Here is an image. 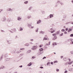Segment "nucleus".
Listing matches in <instances>:
<instances>
[{"label":"nucleus","mask_w":73,"mask_h":73,"mask_svg":"<svg viewBox=\"0 0 73 73\" xmlns=\"http://www.w3.org/2000/svg\"><path fill=\"white\" fill-rule=\"evenodd\" d=\"M49 32H50L51 33H53L55 32V30L53 29H51L49 31Z\"/></svg>","instance_id":"f257e3e1"},{"label":"nucleus","mask_w":73,"mask_h":73,"mask_svg":"<svg viewBox=\"0 0 73 73\" xmlns=\"http://www.w3.org/2000/svg\"><path fill=\"white\" fill-rule=\"evenodd\" d=\"M32 24L31 23H30V24H28V26L30 28L31 27V28H33L34 27H32Z\"/></svg>","instance_id":"f03ea898"},{"label":"nucleus","mask_w":73,"mask_h":73,"mask_svg":"<svg viewBox=\"0 0 73 73\" xmlns=\"http://www.w3.org/2000/svg\"><path fill=\"white\" fill-rule=\"evenodd\" d=\"M37 49V46H34L32 48V50H36Z\"/></svg>","instance_id":"7ed1b4c3"},{"label":"nucleus","mask_w":73,"mask_h":73,"mask_svg":"<svg viewBox=\"0 0 73 73\" xmlns=\"http://www.w3.org/2000/svg\"><path fill=\"white\" fill-rule=\"evenodd\" d=\"M73 61H71L69 63H68V64L69 65H70L71 64H72L73 63Z\"/></svg>","instance_id":"20e7f679"},{"label":"nucleus","mask_w":73,"mask_h":73,"mask_svg":"<svg viewBox=\"0 0 73 73\" xmlns=\"http://www.w3.org/2000/svg\"><path fill=\"white\" fill-rule=\"evenodd\" d=\"M18 20H21V18H20V17H18V19H17Z\"/></svg>","instance_id":"39448f33"},{"label":"nucleus","mask_w":73,"mask_h":73,"mask_svg":"<svg viewBox=\"0 0 73 73\" xmlns=\"http://www.w3.org/2000/svg\"><path fill=\"white\" fill-rule=\"evenodd\" d=\"M32 65V63L31 62L28 65V66H31Z\"/></svg>","instance_id":"423d86ee"},{"label":"nucleus","mask_w":73,"mask_h":73,"mask_svg":"<svg viewBox=\"0 0 73 73\" xmlns=\"http://www.w3.org/2000/svg\"><path fill=\"white\" fill-rule=\"evenodd\" d=\"M41 21L40 20L38 21L37 22V24H39V23H41Z\"/></svg>","instance_id":"0eeeda50"},{"label":"nucleus","mask_w":73,"mask_h":73,"mask_svg":"<svg viewBox=\"0 0 73 73\" xmlns=\"http://www.w3.org/2000/svg\"><path fill=\"white\" fill-rule=\"evenodd\" d=\"M52 17H53V15H50V18H52Z\"/></svg>","instance_id":"6e6552de"},{"label":"nucleus","mask_w":73,"mask_h":73,"mask_svg":"<svg viewBox=\"0 0 73 73\" xmlns=\"http://www.w3.org/2000/svg\"><path fill=\"white\" fill-rule=\"evenodd\" d=\"M28 19H30V18H31V16H28Z\"/></svg>","instance_id":"1a4fd4ad"},{"label":"nucleus","mask_w":73,"mask_h":73,"mask_svg":"<svg viewBox=\"0 0 73 73\" xmlns=\"http://www.w3.org/2000/svg\"><path fill=\"white\" fill-rule=\"evenodd\" d=\"M2 20L3 21H4L5 20V18H4V19H2Z\"/></svg>","instance_id":"9d476101"},{"label":"nucleus","mask_w":73,"mask_h":73,"mask_svg":"<svg viewBox=\"0 0 73 73\" xmlns=\"http://www.w3.org/2000/svg\"><path fill=\"white\" fill-rule=\"evenodd\" d=\"M72 29H69L68 31V32H70V31H72Z\"/></svg>","instance_id":"9b49d317"},{"label":"nucleus","mask_w":73,"mask_h":73,"mask_svg":"<svg viewBox=\"0 0 73 73\" xmlns=\"http://www.w3.org/2000/svg\"><path fill=\"white\" fill-rule=\"evenodd\" d=\"M40 33H41V34H44V32L41 31L40 32Z\"/></svg>","instance_id":"f8f14e48"},{"label":"nucleus","mask_w":73,"mask_h":73,"mask_svg":"<svg viewBox=\"0 0 73 73\" xmlns=\"http://www.w3.org/2000/svg\"><path fill=\"white\" fill-rule=\"evenodd\" d=\"M43 40H47V38H44Z\"/></svg>","instance_id":"ddd939ff"},{"label":"nucleus","mask_w":73,"mask_h":73,"mask_svg":"<svg viewBox=\"0 0 73 73\" xmlns=\"http://www.w3.org/2000/svg\"><path fill=\"white\" fill-rule=\"evenodd\" d=\"M39 50H40V51H41L42 50H43V49L41 48Z\"/></svg>","instance_id":"4468645a"},{"label":"nucleus","mask_w":73,"mask_h":73,"mask_svg":"<svg viewBox=\"0 0 73 73\" xmlns=\"http://www.w3.org/2000/svg\"><path fill=\"white\" fill-rule=\"evenodd\" d=\"M11 9H7V11H11Z\"/></svg>","instance_id":"2eb2a0df"},{"label":"nucleus","mask_w":73,"mask_h":73,"mask_svg":"<svg viewBox=\"0 0 73 73\" xmlns=\"http://www.w3.org/2000/svg\"><path fill=\"white\" fill-rule=\"evenodd\" d=\"M21 51L20 50L19 51H17V53H20V52H21Z\"/></svg>","instance_id":"dca6fc26"},{"label":"nucleus","mask_w":73,"mask_h":73,"mask_svg":"<svg viewBox=\"0 0 73 73\" xmlns=\"http://www.w3.org/2000/svg\"><path fill=\"white\" fill-rule=\"evenodd\" d=\"M20 50H24V48H21Z\"/></svg>","instance_id":"f3484780"},{"label":"nucleus","mask_w":73,"mask_h":73,"mask_svg":"<svg viewBox=\"0 0 73 73\" xmlns=\"http://www.w3.org/2000/svg\"><path fill=\"white\" fill-rule=\"evenodd\" d=\"M28 1H26L25 2H24L25 4H27L28 3Z\"/></svg>","instance_id":"a211bd4d"},{"label":"nucleus","mask_w":73,"mask_h":73,"mask_svg":"<svg viewBox=\"0 0 73 73\" xmlns=\"http://www.w3.org/2000/svg\"><path fill=\"white\" fill-rule=\"evenodd\" d=\"M62 32H64V31H65V29H62V30H61Z\"/></svg>","instance_id":"6ab92c4d"},{"label":"nucleus","mask_w":73,"mask_h":73,"mask_svg":"<svg viewBox=\"0 0 73 73\" xmlns=\"http://www.w3.org/2000/svg\"><path fill=\"white\" fill-rule=\"evenodd\" d=\"M52 36H56V34H53Z\"/></svg>","instance_id":"aec40b11"},{"label":"nucleus","mask_w":73,"mask_h":73,"mask_svg":"<svg viewBox=\"0 0 73 73\" xmlns=\"http://www.w3.org/2000/svg\"><path fill=\"white\" fill-rule=\"evenodd\" d=\"M64 61H66V58H64Z\"/></svg>","instance_id":"412c9836"},{"label":"nucleus","mask_w":73,"mask_h":73,"mask_svg":"<svg viewBox=\"0 0 73 73\" xmlns=\"http://www.w3.org/2000/svg\"><path fill=\"white\" fill-rule=\"evenodd\" d=\"M26 46H29V44H26Z\"/></svg>","instance_id":"4be33fe9"},{"label":"nucleus","mask_w":73,"mask_h":73,"mask_svg":"<svg viewBox=\"0 0 73 73\" xmlns=\"http://www.w3.org/2000/svg\"><path fill=\"white\" fill-rule=\"evenodd\" d=\"M70 37H73V34H71L70 35Z\"/></svg>","instance_id":"5701e85b"},{"label":"nucleus","mask_w":73,"mask_h":73,"mask_svg":"<svg viewBox=\"0 0 73 73\" xmlns=\"http://www.w3.org/2000/svg\"><path fill=\"white\" fill-rule=\"evenodd\" d=\"M13 30L14 31H16V29H13Z\"/></svg>","instance_id":"b1692460"},{"label":"nucleus","mask_w":73,"mask_h":73,"mask_svg":"<svg viewBox=\"0 0 73 73\" xmlns=\"http://www.w3.org/2000/svg\"><path fill=\"white\" fill-rule=\"evenodd\" d=\"M59 32L58 31L56 32V33L57 34V35H58V34H59Z\"/></svg>","instance_id":"393cba45"},{"label":"nucleus","mask_w":73,"mask_h":73,"mask_svg":"<svg viewBox=\"0 0 73 73\" xmlns=\"http://www.w3.org/2000/svg\"><path fill=\"white\" fill-rule=\"evenodd\" d=\"M63 35V33H62V34H60V36H62V35Z\"/></svg>","instance_id":"a878e982"},{"label":"nucleus","mask_w":73,"mask_h":73,"mask_svg":"<svg viewBox=\"0 0 73 73\" xmlns=\"http://www.w3.org/2000/svg\"><path fill=\"white\" fill-rule=\"evenodd\" d=\"M22 30H23V28H20V30L22 31Z\"/></svg>","instance_id":"bb28decb"},{"label":"nucleus","mask_w":73,"mask_h":73,"mask_svg":"<svg viewBox=\"0 0 73 73\" xmlns=\"http://www.w3.org/2000/svg\"><path fill=\"white\" fill-rule=\"evenodd\" d=\"M50 64V62H48L47 64V65H49V64Z\"/></svg>","instance_id":"cd10ccee"},{"label":"nucleus","mask_w":73,"mask_h":73,"mask_svg":"<svg viewBox=\"0 0 73 73\" xmlns=\"http://www.w3.org/2000/svg\"><path fill=\"white\" fill-rule=\"evenodd\" d=\"M32 9V7H31L29 8V10H31V9Z\"/></svg>","instance_id":"c85d7f7f"},{"label":"nucleus","mask_w":73,"mask_h":73,"mask_svg":"<svg viewBox=\"0 0 73 73\" xmlns=\"http://www.w3.org/2000/svg\"><path fill=\"white\" fill-rule=\"evenodd\" d=\"M68 72V71L66 70V71H65V72H64V73H67Z\"/></svg>","instance_id":"c756f323"},{"label":"nucleus","mask_w":73,"mask_h":73,"mask_svg":"<svg viewBox=\"0 0 73 73\" xmlns=\"http://www.w3.org/2000/svg\"><path fill=\"white\" fill-rule=\"evenodd\" d=\"M56 71L57 72H58V71H59V70H58V69H56Z\"/></svg>","instance_id":"7c9ffc66"},{"label":"nucleus","mask_w":73,"mask_h":73,"mask_svg":"<svg viewBox=\"0 0 73 73\" xmlns=\"http://www.w3.org/2000/svg\"><path fill=\"white\" fill-rule=\"evenodd\" d=\"M54 38L55 39H56V38H57V36H55L54 37Z\"/></svg>","instance_id":"2f4dec72"},{"label":"nucleus","mask_w":73,"mask_h":73,"mask_svg":"<svg viewBox=\"0 0 73 73\" xmlns=\"http://www.w3.org/2000/svg\"><path fill=\"white\" fill-rule=\"evenodd\" d=\"M4 68V66H3L1 67V69H2V68Z\"/></svg>","instance_id":"473e14b6"},{"label":"nucleus","mask_w":73,"mask_h":73,"mask_svg":"<svg viewBox=\"0 0 73 73\" xmlns=\"http://www.w3.org/2000/svg\"><path fill=\"white\" fill-rule=\"evenodd\" d=\"M68 60L69 61H71V60H70V58H68Z\"/></svg>","instance_id":"72a5a7b5"},{"label":"nucleus","mask_w":73,"mask_h":73,"mask_svg":"<svg viewBox=\"0 0 73 73\" xmlns=\"http://www.w3.org/2000/svg\"><path fill=\"white\" fill-rule=\"evenodd\" d=\"M63 57V56H60L61 58H62Z\"/></svg>","instance_id":"f704fd0d"},{"label":"nucleus","mask_w":73,"mask_h":73,"mask_svg":"<svg viewBox=\"0 0 73 73\" xmlns=\"http://www.w3.org/2000/svg\"><path fill=\"white\" fill-rule=\"evenodd\" d=\"M56 39H55V38H54L53 39H52V40H55Z\"/></svg>","instance_id":"c9c22d12"},{"label":"nucleus","mask_w":73,"mask_h":73,"mask_svg":"<svg viewBox=\"0 0 73 73\" xmlns=\"http://www.w3.org/2000/svg\"><path fill=\"white\" fill-rule=\"evenodd\" d=\"M66 33H67V32H66V31H65L64 32V34H66Z\"/></svg>","instance_id":"e433bc0d"},{"label":"nucleus","mask_w":73,"mask_h":73,"mask_svg":"<svg viewBox=\"0 0 73 73\" xmlns=\"http://www.w3.org/2000/svg\"><path fill=\"white\" fill-rule=\"evenodd\" d=\"M40 68H41V69H42L43 68V67H40Z\"/></svg>","instance_id":"4c0bfd02"},{"label":"nucleus","mask_w":73,"mask_h":73,"mask_svg":"<svg viewBox=\"0 0 73 73\" xmlns=\"http://www.w3.org/2000/svg\"><path fill=\"white\" fill-rule=\"evenodd\" d=\"M51 64H53V63L52 62H50Z\"/></svg>","instance_id":"58836bf2"},{"label":"nucleus","mask_w":73,"mask_h":73,"mask_svg":"<svg viewBox=\"0 0 73 73\" xmlns=\"http://www.w3.org/2000/svg\"><path fill=\"white\" fill-rule=\"evenodd\" d=\"M44 58H46V57H44L43 58V59H44Z\"/></svg>","instance_id":"ea45409f"},{"label":"nucleus","mask_w":73,"mask_h":73,"mask_svg":"<svg viewBox=\"0 0 73 73\" xmlns=\"http://www.w3.org/2000/svg\"><path fill=\"white\" fill-rule=\"evenodd\" d=\"M56 62H57V61H55L54 62V63H56Z\"/></svg>","instance_id":"a19ab883"},{"label":"nucleus","mask_w":73,"mask_h":73,"mask_svg":"<svg viewBox=\"0 0 73 73\" xmlns=\"http://www.w3.org/2000/svg\"><path fill=\"white\" fill-rule=\"evenodd\" d=\"M23 67V66H19V67H20V68H21Z\"/></svg>","instance_id":"79ce46f5"},{"label":"nucleus","mask_w":73,"mask_h":73,"mask_svg":"<svg viewBox=\"0 0 73 73\" xmlns=\"http://www.w3.org/2000/svg\"><path fill=\"white\" fill-rule=\"evenodd\" d=\"M50 42H48V45H50Z\"/></svg>","instance_id":"37998d69"},{"label":"nucleus","mask_w":73,"mask_h":73,"mask_svg":"<svg viewBox=\"0 0 73 73\" xmlns=\"http://www.w3.org/2000/svg\"><path fill=\"white\" fill-rule=\"evenodd\" d=\"M41 46H42V45H40L39 46V47H40V48H41Z\"/></svg>","instance_id":"c03bdc74"},{"label":"nucleus","mask_w":73,"mask_h":73,"mask_svg":"<svg viewBox=\"0 0 73 73\" xmlns=\"http://www.w3.org/2000/svg\"><path fill=\"white\" fill-rule=\"evenodd\" d=\"M68 29H66V31H67V30H68Z\"/></svg>","instance_id":"a18cd8bd"},{"label":"nucleus","mask_w":73,"mask_h":73,"mask_svg":"<svg viewBox=\"0 0 73 73\" xmlns=\"http://www.w3.org/2000/svg\"><path fill=\"white\" fill-rule=\"evenodd\" d=\"M33 58H35V57L34 56H33L32 57Z\"/></svg>","instance_id":"49530a36"},{"label":"nucleus","mask_w":73,"mask_h":73,"mask_svg":"<svg viewBox=\"0 0 73 73\" xmlns=\"http://www.w3.org/2000/svg\"><path fill=\"white\" fill-rule=\"evenodd\" d=\"M1 11H2V10H0V12H1Z\"/></svg>","instance_id":"de8ad7c7"},{"label":"nucleus","mask_w":73,"mask_h":73,"mask_svg":"<svg viewBox=\"0 0 73 73\" xmlns=\"http://www.w3.org/2000/svg\"><path fill=\"white\" fill-rule=\"evenodd\" d=\"M54 54H56V53L54 52Z\"/></svg>","instance_id":"09e8293b"},{"label":"nucleus","mask_w":73,"mask_h":73,"mask_svg":"<svg viewBox=\"0 0 73 73\" xmlns=\"http://www.w3.org/2000/svg\"><path fill=\"white\" fill-rule=\"evenodd\" d=\"M72 66H73V65H72Z\"/></svg>","instance_id":"8fccbe9b"},{"label":"nucleus","mask_w":73,"mask_h":73,"mask_svg":"<svg viewBox=\"0 0 73 73\" xmlns=\"http://www.w3.org/2000/svg\"><path fill=\"white\" fill-rule=\"evenodd\" d=\"M33 40V39H32V40Z\"/></svg>","instance_id":"3c124183"},{"label":"nucleus","mask_w":73,"mask_h":73,"mask_svg":"<svg viewBox=\"0 0 73 73\" xmlns=\"http://www.w3.org/2000/svg\"><path fill=\"white\" fill-rule=\"evenodd\" d=\"M72 44H73V42H72Z\"/></svg>","instance_id":"603ef678"},{"label":"nucleus","mask_w":73,"mask_h":73,"mask_svg":"<svg viewBox=\"0 0 73 73\" xmlns=\"http://www.w3.org/2000/svg\"><path fill=\"white\" fill-rule=\"evenodd\" d=\"M47 45H48V44H47Z\"/></svg>","instance_id":"864d4df0"},{"label":"nucleus","mask_w":73,"mask_h":73,"mask_svg":"<svg viewBox=\"0 0 73 73\" xmlns=\"http://www.w3.org/2000/svg\"><path fill=\"white\" fill-rule=\"evenodd\" d=\"M65 64H66V63H65Z\"/></svg>","instance_id":"5fc2aeb1"}]
</instances>
